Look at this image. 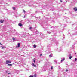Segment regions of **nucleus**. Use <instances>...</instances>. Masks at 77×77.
Here are the masks:
<instances>
[{
	"label": "nucleus",
	"instance_id": "nucleus-1",
	"mask_svg": "<svg viewBox=\"0 0 77 77\" xmlns=\"http://www.w3.org/2000/svg\"><path fill=\"white\" fill-rule=\"evenodd\" d=\"M11 63V61L9 60H7L6 61V64H8L9 63Z\"/></svg>",
	"mask_w": 77,
	"mask_h": 77
},
{
	"label": "nucleus",
	"instance_id": "nucleus-2",
	"mask_svg": "<svg viewBox=\"0 0 77 77\" xmlns=\"http://www.w3.org/2000/svg\"><path fill=\"white\" fill-rule=\"evenodd\" d=\"M32 66H34V67H36V66H37L36 65H35V64L34 63H32Z\"/></svg>",
	"mask_w": 77,
	"mask_h": 77
},
{
	"label": "nucleus",
	"instance_id": "nucleus-3",
	"mask_svg": "<svg viewBox=\"0 0 77 77\" xmlns=\"http://www.w3.org/2000/svg\"><path fill=\"white\" fill-rule=\"evenodd\" d=\"M18 26H20V27H22V26H23V25L21 23H19Z\"/></svg>",
	"mask_w": 77,
	"mask_h": 77
},
{
	"label": "nucleus",
	"instance_id": "nucleus-4",
	"mask_svg": "<svg viewBox=\"0 0 77 77\" xmlns=\"http://www.w3.org/2000/svg\"><path fill=\"white\" fill-rule=\"evenodd\" d=\"M5 21V20H0V23H3V22Z\"/></svg>",
	"mask_w": 77,
	"mask_h": 77
},
{
	"label": "nucleus",
	"instance_id": "nucleus-5",
	"mask_svg": "<svg viewBox=\"0 0 77 77\" xmlns=\"http://www.w3.org/2000/svg\"><path fill=\"white\" fill-rule=\"evenodd\" d=\"M74 11H77V7H75L74 8Z\"/></svg>",
	"mask_w": 77,
	"mask_h": 77
},
{
	"label": "nucleus",
	"instance_id": "nucleus-6",
	"mask_svg": "<svg viewBox=\"0 0 77 77\" xmlns=\"http://www.w3.org/2000/svg\"><path fill=\"white\" fill-rule=\"evenodd\" d=\"M18 47H20V43H18Z\"/></svg>",
	"mask_w": 77,
	"mask_h": 77
},
{
	"label": "nucleus",
	"instance_id": "nucleus-7",
	"mask_svg": "<svg viewBox=\"0 0 77 77\" xmlns=\"http://www.w3.org/2000/svg\"><path fill=\"white\" fill-rule=\"evenodd\" d=\"M33 47L34 48H36V46L35 44L34 45Z\"/></svg>",
	"mask_w": 77,
	"mask_h": 77
},
{
	"label": "nucleus",
	"instance_id": "nucleus-8",
	"mask_svg": "<svg viewBox=\"0 0 77 77\" xmlns=\"http://www.w3.org/2000/svg\"><path fill=\"white\" fill-rule=\"evenodd\" d=\"M65 60V58H63V59L61 60V62H63V61Z\"/></svg>",
	"mask_w": 77,
	"mask_h": 77
},
{
	"label": "nucleus",
	"instance_id": "nucleus-9",
	"mask_svg": "<svg viewBox=\"0 0 77 77\" xmlns=\"http://www.w3.org/2000/svg\"><path fill=\"white\" fill-rule=\"evenodd\" d=\"M12 64H8V66H12Z\"/></svg>",
	"mask_w": 77,
	"mask_h": 77
},
{
	"label": "nucleus",
	"instance_id": "nucleus-10",
	"mask_svg": "<svg viewBox=\"0 0 77 77\" xmlns=\"http://www.w3.org/2000/svg\"><path fill=\"white\" fill-rule=\"evenodd\" d=\"M71 58H72V56H70V57H69V59H71Z\"/></svg>",
	"mask_w": 77,
	"mask_h": 77
},
{
	"label": "nucleus",
	"instance_id": "nucleus-11",
	"mask_svg": "<svg viewBox=\"0 0 77 77\" xmlns=\"http://www.w3.org/2000/svg\"><path fill=\"white\" fill-rule=\"evenodd\" d=\"M13 40H14V41H15V38H13Z\"/></svg>",
	"mask_w": 77,
	"mask_h": 77
},
{
	"label": "nucleus",
	"instance_id": "nucleus-12",
	"mask_svg": "<svg viewBox=\"0 0 77 77\" xmlns=\"http://www.w3.org/2000/svg\"><path fill=\"white\" fill-rule=\"evenodd\" d=\"M13 9H14V10H15V7H13Z\"/></svg>",
	"mask_w": 77,
	"mask_h": 77
},
{
	"label": "nucleus",
	"instance_id": "nucleus-13",
	"mask_svg": "<svg viewBox=\"0 0 77 77\" xmlns=\"http://www.w3.org/2000/svg\"><path fill=\"white\" fill-rule=\"evenodd\" d=\"M34 77H36V74H34Z\"/></svg>",
	"mask_w": 77,
	"mask_h": 77
},
{
	"label": "nucleus",
	"instance_id": "nucleus-14",
	"mask_svg": "<svg viewBox=\"0 0 77 77\" xmlns=\"http://www.w3.org/2000/svg\"><path fill=\"white\" fill-rule=\"evenodd\" d=\"M23 11L24 12V13H25L26 12V11H25V10H23Z\"/></svg>",
	"mask_w": 77,
	"mask_h": 77
},
{
	"label": "nucleus",
	"instance_id": "nucleus-15",
	"mask_svg": "<svg viewBox=\"0 0 77 77\" xmlns=\"http://www.w3.org/2000/svg\"><path fill=\"white\" fill-rule=\"evenodd\" d=\"M77 60V58H75V62Z\"/></svg>",
	"mask_w": 77,
	"mask_h": 77
},
{
	"label": "nucleus",
	"instance_id": "nucleus-16",
	"mask_svg": "<svg viewBox=\"0 0 77 77\" xmlns=\"http://www.w3.org/2000/svg\"><path fill=\"white\" fill-rule=\"evenodd\" d=\"M53 67H51V69H53Z\"/></svg>",
	"mask_w": 77,
	"mask_h": 77
},
{
	"label": "nucleus",
	"instance_id": "nucleus-17",
	"mask_svg": "<svg viewBox=\"0 0 77 77\" xmlns=\"http://www.w3.org/2000/svg\"><path fill=\"white\" fill-rule=\"evenodd\" d=\"M33 62L35 63V62H36V61H35V60H33Z\"/></svg>",
	"mask_w": 77,
	"mask_h": 77
},
{
	"label": "nucleus",
	"instance_id": "nucleus-18",
	"mask_svg": "<svg viewBox=\"0 0 77 77\" xmlns=\"http://www.w3.org/2000/svg\"><path fill=\"white\" fill-rule=\"evenodd\" d=\"M29 77H33V76H32V75H31L29 76Z\"/></svg>",
	"mask_w": 77,
	"mask_h": 77
},
{
	"label": "nucleus",
	"instance_id": "nucleus-19",
	"mask_svg": "<svg viewBox=\"0 0 77 77\" xmlns=\"http://www.w3.org/2000/svg\"><path fill=\"white\" fill-rule=\"evenodd\" d=\"M31 30H32V27H30L29 28Z\"/></svg>",
	"mask_w": 77,
	"mask_h": 77
},
{
	"label": "nucleus",
	"instance_id": "nucleus-20",
	"mask_svg": "<svg viewBox=\"0 0 77 77\" xmlns=\"http://www.w3.org/2000/svg\"><path fill=\"white\" fill-rule=\"evenodd\" d=\"M68 71V70L67 69H66V72H67V71Z\"/></svg>",
	"mask_w": 77,
	"mask_h": 77
},
{
	"label": "nucleus",
	"instance_id": "nucleus-21",
	"mask_svg": "<svg viewBox=\"0 0 77 77\" xmlns=\"http://www.w3.org/2000/svg\"><path fill=\"white\" fill-rule=\"evenodd\" d=\"M1 47H2V48H3V49L4 48V47H3L2 46H1Z\"/></svg>",
	"mask_w": 77,
	"mask_h": 77
},
{
	"label": "nucleus",
	"instance_id": "nucleus-22",
	"mask_svg": "<svg viewBox=\"0 0 77 77\" xmlns=\"http://www.w3.org/2000/svg\"><path fill=\"white\" fill-rule=\"evenodd\" d=\"M11 73H8V74H11Z\"/></svg>",
	"mask_w": 77,
	"mask_h": 77
},
{
	"label": "nucleus",
	"instance_id": "nucleus-23",
	"mask_svg": "<svg viewBox=\"0 0 77 77\" xmlns=\"http://www.w3.org/2000/svg\"><path fill=\"white\" fill-rule=\"evenodd\" d=\"M49 56H50V57H51V55H49Z\"/></svg>",
	"mask_w": 77,
	"mask_h": 77
},
{
	"label": "nucleus",
	"instance_id": "nucleus-24",
	"mask_svg": "<svg viewBox=\"0 0 77 77\" xmlns=\"http://www.w3.org/2000/svg\"><path fill=\"white\" fill-rule=\"evenodd\" d=\"M60 2H62V0H60Z\"/></svg>",
	"mask_w": 77,
	"mask_h": 77
},
{
	"label": "nucleus",
	"instance_id": "nucleus-25",
	"mask_svg": "<svg viewBox=\"0 0 77 77\" xmlns=\"http://www.w3.org/2000/svg\"><path fill=\"white\" fill-rule=\"evenodd\" d=\"M26 17V16H24V18H25Z\"/></svg>",
	"mask_w": 77,
	"mask_h": 77
},
{
	"label": "nucleus",
	"instance_id": "nucleus-26",
	"mask_svg": "<svg viewBox=\"0 0 77 77\" xmlns=\"http://www.w3.org/2000/svg\"><path fill=\"white\" fill-rule=\"evenodd\" d=\"M1 44V45H2V43H0V45Z\"/></svg>",
	"mask_w": 77,
	"mask_h": 77
},
{
	"label": "nucleus",
	"instance_id": "nucleus-27",
	"mask_svg": "<svg viewBox=\"0 0 77 77\" xmlns=\"http://www.w3.org/2000/svg\"><path fill=\"white\" fill-rule=\"evenodd\" d=\"M40 56H42V54H40Z\"/></svg>",
	"mask_w": 77,
	"mask_h": 77
}]
</instances>
